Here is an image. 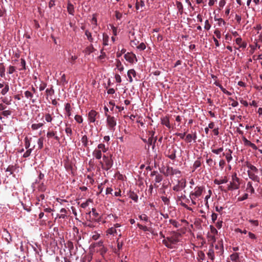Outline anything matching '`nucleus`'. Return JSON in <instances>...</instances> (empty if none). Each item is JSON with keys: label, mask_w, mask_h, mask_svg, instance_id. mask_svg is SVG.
I'll return each mask as SVG.
<instances>
[{"label": "nucleus", "mask_w": 262, "mask_h": 262, "mask_svg": "<svg viewBox=\"0 0 262 262\" xmlns=\"http://www.w3.org/2000/svg\"><path fill=\"white\" fill-rule=\"evenodd\" d=\"M15 71V67L14 66H10L8 69V73L9 74H12Z\"/></svg>", "instance_id": "63"}, {"label": "nucleus", "mask_w": 262, "mask_h": 262, "mask_svg": "<svg viewBox=\"0 0 262 262\" xmlns=\"http://www.w3.org/2000/svg\"><path fill=\"white\" fill-rule=\"evenodd\" d=\"M80 141L82 144V146L84 147L89 148L88 146H89V139L86 135H85L82 136L81 138Z\"/></svg>", "instance_id": "22"}, {"label": "nucleus", "mask_w": 262, "mask_h": 262, "mask_svg": "<svg viewBox=\"0 0 262 262\" xmlns=\"http://www.w3.org/2000/svg\"><path fill=\"white\" fill-rule=\"evenodd\" d=\"M65 132L68 137H70L72 135V129L70 126H68V125H66Z\"/></svg>", "instance_id": "41"}, {"label": "nucleus", "mask_w": 262, "mask_h": 262, "mask_svg": "<svg viewBox=\"0 0 262 262\" xmlns=\"http://www.w3.org/2000/svg\"><path fill=\"white\" fill-rule=\"evenodd\" d=\"M205 190V187L200 185H198L195 186V188L191 189L189 197L192 205H197L198 207L200 206V202H202V194Z\"/></svg>", "instance_id": "1"}, {"label": "nucleus", "mask_w": 262, "mask_h": 262, "mask_svg": "<svg viewBox=\"0 0 262 262\" xmlns=\"http://www.w3.org/2000/svg\"><path fill=\"white\" fill-rule=\"evenodd\" d=\"M179 184L180 185L182 189L186 187V180L185 179H182L179 181Z\"/></svg>", "instance_id": "57"}, {"label": "nucleus", "mask_w": 262, "mask_h": 262, "mask_svg": "<svg viewBox=\"0 0 262 262\" xmlns=\"http://www.w3.org/2000/svg\"><path fill=\"white\" fill-rule=\"evenodd\" d=\"M214 250L213 249H209L207 255L209 259H210L212 261H213L214 259Z\"/></svg>", "instance_id": "31"}, {"label": "nucleus", "mask_w": 262, "mask_h": 262, "mask_svg": "<svg viewBox=\"0 0 262 262\" xmlns=\"http://www.w3.org/2000/svg\"><path fill=\"white\" fill-rule=\"evenodd\" d=\"M32 138H29L27 137H26L25 138V148L26 149H28L30 147V146H31V142L32 141Z\"/></svg>", "instance_id": "34"}, {"label": "nucleus", "mask_w": 262, "mask_h": 262, "mask_svg": "<svg viewBox=\"0 0 262 262\" xmlns=\"http://www.w3.org/2000/svg\"><path fill=\"white\" fill-rule=\"evenodd\" d=\"M181 171L178 169H174L172 167L168 166L166 170L164 173L166 176H177L178 177H180L181 176Z\"/></svg>", "instance_id": "9"}, {"label": "nucleus", "mask_w": 262, "mask_h": 262, "mask_svg": "<svg viewBox=\"0 0 262 262\" xmlns=\"http://www.w3.org/2000/svg\"><path fill=\"white\" fill-rule=\"evenodd\" d=\"M127 77L128 78V81L129 82H132L133 81V77H136V72L134 69L129 70L127 72Z\"/></svg>", "instance_id": "17"}, {"label": "nucleus", "mask_w": 262, "mask_h": 262, "mask_svg": "<svg viewBox=\"0 0 262 262\" xmlns=\"http://www.w3.org/2000/svg\"><path fill=\"white\" fill-rule=\"evenodd\" d=\"M24 94H25V97L27 99H30V101H31V102L32 103H35V99H32V98L33 97V94L31 92L29 91H26L25 92Z\"/></svg>", "instance_id": "24"}, {"label": "nucleus", "mask_w": 262, "mask_h": 262, "mask_svg": "<svg viewBox=\"0 0 262 262\" xmlns=\"http://www.w3.org/2000/svg\"><path fill=\"white\" fill-rule=\"evenodd\" d=\"M85 35L86 36L90 42L93 41V38L92 36V34H91V32H90L88 30H86L85 31Z\"/></svg>", "instance_id": "47"}, {"label": "nucleus", "mask_w": 262, "mask_h": 262, "mask_svg": "<svg viewBox=\"0 0 262 262\" xmlns=\"http://www.w3.org/2000/svg\"><path fill=\"white\" fill-rule=\"evenodd\" d=\"M92 202V201L91 199H89L85 202L82 203L80 205V207H82V208H85L89 206V203Z\"/></svg>", "instance_id": "46"}, {"label": "nucleus", "mask_w": 262, "mask_h": 262, "mask_svg": "<svg viewBox=\"0 0 262 262\" xmlns=\"http://www.w3.org/2000/svg\"><path fill=\"white\" fill-rule=\"evenodd\" d=\"M223 151V147H220L217 149H213L211 147V151L216 155H219Z\"/></svg>", "instance_id": "44"}, {"label": "nucleus", "mask_w": 262, "mask_h": 262, "mask_svg": "<svg viewBox=\"0 0 262 262\" xmlns=\"http://www.w3.org/2000/svg\"><path fill=\"white\" fill-rule=\"evenodd\" d=\"M46 92L47 96H52L54 94V90L53 88H51L50 89H46Z\"/></svg>", "instance_id": "53"}, {"label": "nucleus", "mask_w": 262, "mask_h": 262, "mask_svg": "<svg viewBox=\"0 0 262 262\" xmlns=\"http://www.w3.org/2000/svg\"><path fill=\"white\" fill-rule=\"evenodd\" d=\"M124 57L127 61L130 63H133L137 61L136 55L133 53L127 52L124 54Z\"/></svg>", "instance_id": "10"}, {"label": "nucleus", "mask_w": 262, "mask_h": 262, "mask_svg": "<svg viewBox=\"0 0 262 262\" xmlns=\"http://www.w3.org/2000/svg\"><path fill=\"white\" fill-rule=\"evenodd\" d=\"M77 59V56L76 55H72L70 54V57L69 58V61L72 64L74 63L75 60Z\"/></svg>", "instance_id": "54"}, {"label": "nucleus", "mask_w": 262, "mask_h": 262, "mask_svg": "<svg viewBox=\"0 0 262 262\" xmlns=\"http://www.w3.org/2000/svg\"><path fill=\"white\" fill-rule=\"evenodd\" d=\"M106 118V122L107 128L110 130L114 132L115 130L116 126L117 125L116 118L112 116H107Z\"/></svg>", "instance_id": "7"}, {"label": "nucleus", "mask_w": 262, "mask_h": 262, "mask_svg": "<svg viewBox=\"0 0 262 262\" xmlns=\"http://www.w3.org/2000/svg\"><path fill=\"white\" fill-rule=\"evenodd\" d=\"M228 181L227 177L224 176L221 177L220 179H216L214 180V183L216 185H221L222 184L227 183Z\"/></svg>", "instance_id": "19"}, {"label": "nucleus", "mask_w": 262, "mask_h": 262, "mask_svg": "<svg viewBox=\"0 0 262 262\" xmlns=\"http://www.w3.org/2000/svg\"><path fill=\"white\" fill-rule=\"evenodd\" d=\"M240 186V179L237 177L236 172L233 173L231 176V181L228 185L229 190L238 189Z\"/></svg>", "instance_id": "5"}, {"label": "nucleus", "mask_w": 262, "mask_h": 262, "mask_svg": "<svg viewBox=\"0 0 262 262\" xmlns=\"http://www.w3.org/2000/svg\"><path fill=\"white\" fill-rule=\"evenodd\" d=\"M214 34L217 38L220 39L221 38V33L219 29H215L214 31Z\"/></svg>", "instance_id": "64"}, {"label": "nucleus", "mask_w": 262, "mask_h": 262, "mask_svg": "<svg viewBox=\"0 0 262 262\" xmlns=\"http://www.w3.org/2000/svg\"><path fill=\"white\" fill-rule=\"evenodd\" d=\"M163 180V177L160 174H156L155 179V181L156 183H160Z\"/></svg>", "instance_id": "49"}, {"label": "nucleus", "mask_w": 262, "mask_h": 262, "mask_svg": "<svg viewBox=\"0 0 262 262\" xmlns=\"http://www.w3.org/2000/svg\"><path fill=\"white\" fill-rule=\"evenodd\" d=\"M169 223L176 228H178L180 225L179 223L177 221L174 220H170Z\"/></svg>", "instance_id": "61"}, {"label": "nucleus", "mask_w": 262, "mask_h": 262, "mask_svg": "<svg viewBox=\"0 0 262 262\" xmlns=\"http://www.w3.org/2000/svg\"><path fill=\"white\" fill-rule=\"evenodd\" d=\"M154 134H155V132H152L151 136L148 139V140L147 141V144L148 145V146L152 145L153 149L154 148V147L155 146V142L157 141V137H155V138L154 137Z\"/></svg>", "instance_id": "16"}, {"label": "nucleus", "mask_w": 262, "mask_h": 262, "mask_svg": "<svg viewBox=\"0 0 262 262\" xmlns=\"http://www.w3.org/2000/svg\"><path fill=\"white\" fill-rule=\"evenodd\" d=\"M201 165V161L200 159H198L194 162V164L193 165V168L194 169V170H195L196 169L200 167Z\"/></svg>", "instance_id": "43"}, {"label": "nucleus", "mask_w": 262, "mask_h": 262, "mask_svg": "<svg viewBox=\"0 0 262 262\" xmlns=\"http://www.w3.org/2000/svg\"><path fill=\"white\" fill-rule=\"evenodd\" d=\"M67 10H68V13L70 14H71L72 15H74V12H75L74 7L73 5H72L71 3H69L68 4Z\"/></svg>", "instance_id": "29"}, {"label": "nucleus", "mask_w": 262, "mask_h": 262, "mask_svg": "<svg viewBox=\"0 0 262 262\" xmlns=\"http://www.w3.org/2000/svg\"><path fill=\"white\" fill-rule=\"evenodd\" d=\"M210 232L211 235H216L217 234V230L212 226H210Z\"/></svg>", "instance_id": "62"}, {"label": "nucleus", "mask_w": 262, "mask_h": 262, "mask_svg": "<svg viewBox=\"0 0 262 262\" xmlns=\"http://www.w3.org/2000/svg\"><path fill=\"white\" fill-rule=\"evenodd\" d=\"M139 217L142 221H143L146 222H149L150 223V222L148 220V216L145 214H142L140 215L139 216Z\"/></svg>", "instance_id": "48"}, {"label": "nucleus", "mask_w": 262, "mask_h": 262, "mask_svg": "<svg viewBox=\"0 0 262 262\" xmlns=\"http://www.w3.org/2000/svg\"><path fill=\"white\" fill-rule=\"evenodd\" d=\"M242 139L245 145L249 146L254 150H256L257 149L256 145L249 141L246 137H243Z\"/></svg>", "instance_id": "21"}, {"label": "nucleus", "mask_w": 262, "mask_h": 262, "mask_svg": "<svg viewBox=\"0 0 262 262\" xmlns=\"http://www.w3.org/2000/svg\"><path fill=\"white\" fill-rule=\"evenodd\" d=\"M109 37L106 34H103V44L104 46L108 45V41Z\"/></svg>", "instance_id": "45"}, {"label": "nucleus", "mask_w": 262, "mask_h": 262, "mask_svg": "<svg viewBox=\"0 0 262 262\" xmlns=\"http://www.w3.org/2000/svg\"><path fill=\"white\" fill-rule=\"evenodd\" d=\"M121 224L116 223L114 225L113 227L109 228L106 231V235H111L113 236H119L121 237L122 235L121 231L119 227H121Z\"/></svg>", "instance_id": "6"}, {"label": "nucleus", "mask_w": 262, "mask_h": 262, "mask_svg": "<svg viewBox=\"0 0 262 262\" xmlns=\"http://www.w3.org/2000/svg\"><path fill=\"white\" fill-rule=\"evenodd\" d=\"M189 188L191 189H193V188H195V186H197L198 185H196L195 183L194 180L193 179H191L189 180Z\"/></svg>", "instance_id": "55"}, {"label": "nucleus", "mask_w": 262, "mask_h": 262, "mask_svg": "<svg viewBox=\"0 0 262 262\" xmlns=\"http://www.w3.org/2000/svg\"><path fill=\"white\" fill-rule=\"evenodd\" d=\"M144 6V2L143 1H140L139 2L137 1L136 4V8L137 10H139L140 8V7H143Z\"/></svg>", "instance_id": "52"}, {"label": "nucleus", "mask_w": 262, "mask_h": 262, "mask_svg": "<svg viewBox=\"0 0 262 262\" xmlns=\"http://www.w3.org/2000/svg\"><path fill=\"white\" fill-rule=\"evenodd\" d=\"M98 113L95 110H92L88 113V121L89 123H94Z\"/></svg>", "instance_id": "11"}, {"label": "nucleus", "mask_w": 262, "mask_h": 262, "mask_svg": "<svg viewBox=\"0 0 262 262\" xmlns=\"http://www.w3.org/2000/svg\"><path fill=\"white\" fill-rule=\"evenodd\" d=\"M254 45H250L251 50L250 51V53L253 54L256 49H261L262 46L259 44L257 40H255L254 42Z\"/></svg>", "instance_id": "20"}, {"label": "nucleus", "mask_w": 262, "mask_h": 262, "mask_svg": "<svg viewBox=\"0 0 262 262\" xmlns=\"http://www.w3.org/2000/svg\"><path fill=\"white\" fill-rule=\"evenodd\" d=\"M214 248L217 255L221 256L223 254L224 247L222 241H219L217 244L215 245Z\"/></svg>", "instance_id": "12"}, {"label": "nucleus", "mask_w": 262, "mask_h": 262, "mask_svg": "<svg viewBox=\"0 0 262 262\" xmlns=\"http://www.w3.org/2000/svg\"><path fill=\"white\" fill-rule=\"evenodd\" d=\"M233 151L230 149H227L226 152H223V155L225 157L227 162L229 163L232 160L233 157L232 156Z\"/></svg>", "instance_id": "14"}, {"label": "nucleus", "mask_w": 262, "mask_h": 262, "mask_svg": "<svg viewBox=\"0 0 262 262\" xmlns=\"http://www.w3.org/2000/svg\"><path fill=\"white\" fill-rule=\"evenodd\" d=\"M108 148L105 147V145L102 143H100L98 145L97 147L95 148L93 151V156L97 160H100L103 157L102 152H106Z\"/></svg>", "instance_id": "4"}, {"label": "nucleus", "mask_w": 262, "mask_h": 262, "mask_svg": "<svg viewBox=\"0 0 262 262\" xmlns=\"http://www.w3.org/2000/svg\"><path fill=\"white\" fill-rule=\"evenodd\" d=\"M211 24L209 23V20L207 19L205 21L204 29L206 30H209L211 28Z\"/></svg>", "instance_id": "59"}, {"label": "nucleus", "mask_w": 262, "mask_h": 262, "mask_svg": "<svg viewBox=\"0 0 262 262\" xmlns=\"http://www.w3.org/2000/svg\"><path fill=\"white\" fill-rule=\"evenodd\" d=\"M230 257L232 262H240L238 253H234L230 255Z\"/></svg>", "instance_id": "26"}, {"label": "nucleus", "mask_w": 262, "mask_h": 262, "mask_svg": "<svg viewBox=\"0 0 262 262\" xmlns=\"http://www.w3.org/2000/svg\"><path fill=\"white\" fill-rule=\"evenodd\" d=\"M1 99H2V101L4 103H5L7 105H10L11 104V99H9L6 97H4V98H1Z\"/></svg>", "instance_id": "51"}, {"label": "nucleus", "mask_w": 262, "mask_h": 262, "mask_svg": "<svg viewBox=\"0 0 262 262\" xmlns=\"http://www.w3.org/2000/svg\"><path fill=\"white\" fill-rule=\"evenodd\" d=\"M246 190L248 192H250L253 194L255 192L254 188L252 186V183L251 182H248L247 184Z\"/></svg>", "instance_id": "27"}, {"label": "nucleus", "mask_w": 262, "mask_h": 262, "mask_svg": "<svg viewBox=\"0 0 262 262\" xmlns=\"http://www.w3.org/2000/svg\"><path fill=\"white\" fill-rule=\"evenodd\" d=\"M92 213V215L94 216V218L93 219V220H94L96 222H99L101 221V218L99 215V214L96 212V210L95 208H92V211H90L89 212V214Z\"/></svg>", "instance_id": "18"}, {"label": "nucleus", "mask_w": 262, "mask_h": 262, "mask_svg": "<svg viewBox=\"0 0 262 262\" xmlns=\"http://www.w3.org/2000/svg\"><path fill=\"white\" fill-rule=\"evenodd\" d=\"M14 166L12 165H9L6 170V172H9V175H11L13 173L14 170Z\"/></svg>", "instance_id": "42"}, {"label": "nucleus", "mask_w": 262, "mask_h": 262, "mask_svg": "<svg viewBox=\"0 0 262 262\" xmlns=\"http://www.w3.org/2000/svg\"><path fill=\"white\" fill-rule=\"evenodd\" d=\"M9 90V86L8 84H6L4 89L1 91V94L5 95Z\"/></svg>", "instance_id": "50"}, {"label": "nucleus", "mask_w": 262, "mask_h": 262, "mask_svg": "<svg viewBox=\"0 0 262 262\" xmlns=\"http://www.w3.org/2000/svg\"><path fill=\"white\" fill-rule=\"evenodd\" d=\"M64 110L66 112V114L68 117H70L71 116V110L72 107L70 103H67L65 104Z\"/></svg>", "instance_id": "25"}, {"label": "nucleus", "mask_w": 262, "mask_h": 262, "mask_svg": "<svg viewBox=\"0 0 262 262\" xmlns=\"http://www.w3.org/2000/svg\"><path fill=\"white\" fill-rule=\"evenodd\" d=\"M20 66H21L22 68L19 69V70H25L26 69V61L24 58L20 59Z\"/></svg>", "instance_id": "60"}, {"label": "nucleus", "mask_w": 262, "mask_h": 262, "mask_svg": "<svg viewBox=\"0 0 262 262\" xmlns=\"http://www.w3.org/2000/svg\"><path fill=\"white\" fill-rule=\"evenodd\" d=\"M176 149L174 148H170L166 151V156L171 160H174L176 158Z\"/></svg>", "instance_id": "13"}, {"label": "nucleus", "mask_w": 262, "mask_h": 262, "mask_svg": "<svg viewBox=\"0 0 262 262\" xmlns=\"http://www.w3.org/2000/svg\"><path fill=\"white\" fill-rule=\"evenodd\" d=\"M180 236V234L179 233L173 232L171 234L170 236L166 238V239H164L163 242L167 247L173 248V245L179 242Z\"/></svg>", "instance_id": "3"}, {"label": "nucleus", "mask_w": 262, "mask_h": 262, "mask_svg": "<svg viewBox=\"0 0 262 262\" xmlns=\"http://www.w3.org/2000/svg\"><path fill=\"white\" fill-rule=\"evenodd\" d=\"M2 236L8 243H10L12 241V237L10 233L5 229L2 232Z\"/></svg>", "instance_id": "15"}, {"label": "nucleus", "mask_w": 262, "mask_h": 262, "mask_svg": "<svg viewBox=\"0 0 262 262\" xmlns=\"http://www.w3.org/2000/svg\"><path fill=\"white\" fill-rule=\"evenodd\" d=\"M246 166L249 169V170L247 171L249 178L251 180L259 183L260 182V178L256 174L258 172V169L254 165L249 162H247Z\"/></svg>", "instance_id": "2"}, {"label": "nucleus", "mask_w": 262, "mask_h": 262, "mask_svg": "<svg viewBox=\"0 0 262 262\" xmlns=\"http://www.w3.org/2000/svg\"><path fill=\"white\" fill-rule=\"evenodd\" d=\"M161 123L163 125H165L167 127L170 128L171 127L169 118L167 116L161 118Z\"/></svg>", "instance_id": "23"}, {"label": "nucleus", "mask_w": 262, "mask_h": 262, "mask_svg": "<svg viewBox=\"0 0 262 262\" xmlns=\"http://www.w3.org/2000/svg\"><path fill=\"white\" fill-rule=\"evenodd\" d=\"M44 125V123H33L31 125V128L33 130H36L41 128Z\"/></svg>", "instance_id": "30"}, {"label": "nucleus", "mask_w": 262, "mask_h": 262, "mask_svg": "<svg viewBox=\"0 0 262 262\" xmlns=\"http://www.w3.org/2000/svg\"><path fill=\"white\" fill-rule=\"evenodd\" d=\"M35 146L33 145L32 147L30 148L27 149V151L24 154L23 157L24 158H27L29 157L32 151V150L35 148Z\"/></svg>", "instance_id": "35"}, {"label": "nucleus", "mask_w": 262, "mask_h": 262, "mask_svg": "<svg viewBox=\"0 0 262 262\" xmlns=\"http://www.w3.org/2000/svg\"><path fill=\"white\" fill-rule=\"evenodd\" d=\"M98 250L100 252V254L103 255L105 254L107 251V249L105 248L104 245L102 246L101 248L98 249Z\"/></svg>", "instance_id": "58"}, {"label": "nucleus", "mask_w": 262, "mask_h": 262, "mask_svg": "<svg viewBox=\"0 0 262 262\" xmlns=\"http://www.w3.org/2000/svg\"><path fill=\"white\" fill-rule=\"evenodd\" d=\"M45 121L48 123H51L53 120L52 115L49 113H46L45 115Z\"/></svg>", "instance_id": "38"}, {"label": "nucleus", "mask_w": 262, "mask_h": 262, "mask_svg": "<svg viewBox=\"0 0 262 262\" xmlns=\"http://www.w3.org/2000/svg\"><path fill=\"white\" fill-rule=\"evenodd\" d=\"M0 76L1 77L5 76V67L3 63H0Z\"/></svg>", "instance_id": "37"}, {"label": "nucleus", "mask_w": 262, "mask_h": 262, "mask_svg": "<svg viewBox=\"0 0 262 262\" xmlns=\"http://www.w3.org/2000/svg\"><path fill=\"white\" fill-rule=\"evenodd\" d=\"M102 158L103 162L100 161V163L102 167L105 170L110 169L113 164V160L111 158L105 155L102 157Z\"/></svg>", "instance_id": "8"}, {"label": "nucleus", "mask_w": 262, "mask_h": 262, "mask_svg": "<svg viewBox=\"0 0 262 262\" xmlns=\"http://www.w3.org/2000/svg\"><path fill=\"white\" fill-rule=\"evenodd\" d=\"M116 67H117L118 70L120 72H122L123 71L124 67H123V66L122 65L121 62L120 60H118L117 61Z\"/></svg>", "instance_id": "40"}, {"label": "nucleus", "mask_w": 262, "mask_h": 262, "mask_svg": "<svg viewBox=\"0 0 262 262\" xmlns=\"http://www.w3.org/2000/svg\"><path fill=\"white\" fill-rule=\"evenodd\" d=\"M94 51H95V49L93 47V46L92 45H91L85 48L84 52L86 54L89 55L91 53L94 52Z\"/></svg>", "instance_id": "33"}, {"label": "nucleus", "mask_w": 262, "mask_h": 262, "mask_svg": "<svg viewBox=\"0 0 262 262\" xmlns=\"http://www.w3.org/2000/svg\"><path fill=\"white\" fill-rule=\"evenodd\" d=\"M138 227L141 229L142 230L144 231H149L150 232L151 230V228L150 227H148L146 226H143L140 224H137Z\"/></svg>", "instance_id": "36"}, {"label": "nucleus", "mask_w": 262, "mask_h": 262, "mask_svg": "<svg viewBox=\"0 0 262 262\" xmlns=\"http://www.w3.org/2000/svg\"><path fill=\"white\" fill-rule=\"evenodd\" d=\"M74 118H75V120H76V121L77 122H78V123H81L83 122V118L80 115H75Z\"/></svg>", "instance_id": "56"}, {"label": "nucleus", "mask_w": 262, "mask_h": 262, "mask_svg": "<svg viewBox=\"0 0 262 262\" xmlns=\"http://www.w3.org/2000/svg\"><path fill=\"white\" fill-rule=\"evenodd\" d=\"M56 132L53 131H48L47 133V137L49 138L54 137L57 141L59 140V138L56 136Z\"/></svg>", "instance_id": "28"}, {"label": "nucleus", "mask_w": 262, "mask_h": 262, "mask_svg": "<svg viewBox=\"0 0 262 262\" xmlns=\"http://www.w3.org/2000/svg\"><path fill=\"white\" fill-rule=\"evenodd\" d=\"M129 197L132 199L135 202H137L138 201V196L134 191H130L129 193Z\"/></svg>", "instance_id": "32"}, {"label": "nucleus", "mask_w": 262, "mask_h": 262, "mask_svg": "<svg viewBox=\"0 0 262 262\" xmlns=\"http://www.w3.org/2000/svg\"><path fill=\"white\" fill-rule=\"evenodd\" d=\"M37 145H38V149H41L43 147V138L42 137L39 138L37 140Z\"/></svg>", "instance_id": "39"}]
</instances>
